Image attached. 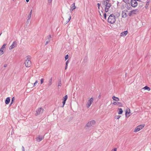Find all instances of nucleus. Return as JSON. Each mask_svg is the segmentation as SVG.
I'll return each mask as SVG.
<instances>
[{"instance_id": "31", "label": "nucleus", "mask_w": 151, "mask_h": 151, "mask_svg": "<svg viewBox=\"0 0 151 151\" xmlns=\"http://www.w3.org/2000/svg\"><path fill=\"white\" fill-rule=\"evenodd\" d=\"M68 58V55H66L65 56V60H66Z\"/></svg>"}, {"instance_id": "21", "label": "nucleus", "mask_w": 151, "mask_h": 151, "mask_svg": "<svg viewBox=\"0 0 151 151\" xmlns=\"http://www.w3.org/2000/svg\"><path fill=\"white\" fill-rule=\"evenodd\" d=\"M133 14H136L138 12V11L137 9H135L132 10Z\"/></svg>"}, {"instance_id": "30", "label": "nucleus", "mask_w": 151, "mask_h": 151, "mask_svg": "<svg viewBox=\"0 0 151 151\" xmlns=\"http://www.w3.org/2000/svg\"><path fill=\"white\" fill-rule=\"evenodd\" d=\"M15 100V98L14 97H13L12 99V100H11V103H13V102H14V101Z\"/></svg>"}, {"instance_id": "5", "label": "nucleus", "mask_w": 151, "mask_h": 151, "mask_svg": "<svg viewBox=\"0 0 151 151\" xmlns=\"http://www.w3.org/2000/svg\"><path fill=\"white\" fill-rule=\"evenodd\" d=\"M138 5V3L136 0H132L131 1V5L134 7H136Z\"/></svg>"}, {"instance_id": "37", "label": "nucleus", "mask_w": 151, "mask_h": 151, "mask_svg": "<svg viewBox=\"0 0 151 151\" xmlns=\"http://www.w3.org/2000/svg\"><path fill=\"white\" fill-rule=\"evenodd\" d=\"M100 4L99 3L97 4V5L98 6V8L99 9H100Z\"/></svg>"}, {"instance_id": "17", "label": "nucleus", "mask_w": 151, "mask_h": 151, "mask_svg": "<svg viewBox=\"0 0 151 151\" xmlns=\"http://www.w3.org/2000/svg\"><path fill=\"white\" fill-rule=\"evenodd\" d=\"M10 101V99L9 97L7 98L5 101V104H8L9 103Z\"/></svg>"}, {"instance_id": "14", "label": "nucleus", "mask_w": 151, "mask_h": 151, "mask_svg": "<svg viewBox=\"0 0 151 151\" xmlns=\"http://www.w3.org/2000/svg\"><path fill=\"white\" fill-rule=\"evenodd\" d=\"M113 104L114 105H117L118 106H120V107L122 106V104L120 102H113Z\"/></svg>"}, {"instance_id": "9", "label": "nucleus", "mask_w": 151, "mask_h": 151, "mask_svg": "<svg viewBox=\"0 0 151 151\" xmlns=\"http://www.w3.org/2000/svg\"><path fill=\"white\" fill-rule=\"evenodd\" d=\"M17 46V42L16 41H14L12 45L9 47V50H12L14 48Z\"/></svg>"}, {"instance_id": "42", "label": "nucleus", "mask_w": 151, "mask_h": 151, "mask_svg": "<svg viewBox=\"0 0 151 151\" xmlns=\"http://www.w3.org/2000/svg\"><path fill=\"white\" fill-rule=\"evenodd\" d=\"M117 149L116 148H115L114 149H112L111 151H116Z\"/></svg>"}, {"instance_id": "54", "label": "nucleus", "mask_w": 151, "mask_h": 151, "mask_svg": "<svg viewBox=\"0 0 151 151\" xmlns=\"http://www.w3.org/2000/svg\"><path fill=\"white\" fill-rule=\"evenodd\" d=\"M101 12L102 13H103V11H101Z\"/></svg>"}, {"instance_id": "18", "label": "nucleus", "mask_w": 151, "mask_h": 151, "mask_svg": "<svg viewBox=\"0 0 151 151\" xmlns=\"http://www.w3.org/2000/svg\"><path fill=\"white\" fill-rule=\"evenodd\" d=\"M127 32H128L127 31H125L124 32H122L120 34V36H125L127 34Z\"/></svg>"}, {"instance_id": "34", "label": "nucleus", "mask_w": 151, "mask_h": 151, "mask_svg": "<svg viewBox=\"0 0 151 151\" xmlns=\"http://www.w3.org/2000/svg\"><path fill=\"white\" fill-rule=\"evenodd\" d=\"M65 102H66V101H63V106H62V107H64V106L65 103Z\"/></svg>"}, {"instance_id": "7", "label": "nucleus", "mask_w": 151, "mask_h": 151, "mask_svg": "<svg viewBox=\"0 0 151 151\" xmlns=\"http://www.w3.org/2000/svg\"><path fill=\"white\" fill-rule=\"evenodd\" d=\"M93 101V98H91L88 101L87 104V108H89L91 106Z\"/></svg>"}, {"instance_id": "35", "label": "nucleus", "mask_w": 151, "mask_h": 151, "mask_svg": "<svg viewBox=\"0 0 151 151\" xmlns=\"http://www.w3.org/2000/svg\"><path fill=\"white\" fill-rule=\"evenodd\" d=\"M130 113V112H128L127 111L126 112L125 115L126 116H127V114H129Z\"/></svg>"}, {"instance_id": "10", "label": "nucleus", "mask_w": 151, "mask_h": 151, "mask_svg": "<svg viewBox=\"0 0 151 151\" xmlns=\"http://www.w3.org/2000/svg\"><path fill=\"white\" fill-rule=\"evenodd\" d=\"M127 10H124L122 12V17L123 18H126L127 16Z\"/></svg>"}, {"instance_id": "39", "label": "nucleus", "mask_w": 151, "mask_h": 151, "mask_svg": "<svg viewBox=\"0 0 151 151\" xmlns=\"http://www.w3.org/2000/svg\"><path fill=\"white\" fill-rule=\"evenodd\" d=\"M32 10H31V11H30V12L28 14L31 16V14H32Z\"/></svg>"}, {"instance_id": "45", "label": "nucleus", "mask_w": 151, "mask_h": 151, "mask_svg": "<svg viewBox=\"0 0 151 151\" xmlns=\"http://www.w3.org/2000/svg\"><path fill=\"white\" fill-rule=\"evenodd\" d=\"M68 60H67L66 62V66H68Z\"/></svg>"}, {"instance_id": "53", "label": "nucleus", "mask_w": 151, "mask_h": 151, "mask_svg": "<svg viewBox=\"0 0 151 151\" xmlns=\"http://www.w3.org/2000/svg\"><path fill=\"white\" fill-rule=\"evenodd\" d=\"M100 14L101 15V13H100Z\"/></svg>"}, {"instance_id": "36", "label": "nucleus", "mask_w": 151, "mask_h": 151, "mask_svg": "<svg viewBox=\"0 0 151 151\" xmlns=\"http://www.w3.org/2000/svg\"><path fill=\"white\" fill-rule=\"evenodd\" d=\"M104 19H106V13H104Z\"/></svg>"}, {"instance_id": "40", "label": "nucleus", "mask_w": 151, "mask_h": 151, "mask_svg": "<svg viewBox=\"0 0 151 151\" xmlns=\"http://www.w3.org/2000/svg\"><path fill=\"white\" fill-rule=\"evenodd\" d=\"M128 1L129 0H123V1L126 3H127Z\"/></svg>"}, {"instance_id": "6", "label": "nucleus", "mask_w": 151, "mask_h": 151, "mask_svg": "<svg viewBox=\"0 0 151 151\" xmlns=\"http://www.w3.org/2000/svg\"><path fill=\"white\" fill-rule=\"evenodd\" d=\"M144 126V125H141L137 127L134 130L135 132H137L141 129Z\"/></svg>"}, {"instance_id": "55", "label": "nucleus", "mask_w": 151, "mask_h": 151, "mask_svg": "<svg viewBox=\"0 0 151 151\" xmlns=\"http://www.w3.org/2000/svg\"><path fill=\"white\" fill-rule=\"evenodd\" d=\"M1 33L0 34V36L1 35Z\"/></svg>"}, {"instance_id": "23", "label": "nucleus", "mask_w": 151, "mask_h": 151, "mask_svg": "<svg viewBox=\"0 0 151 151\" xmlns=\"http://www.w3.org/2000/svg\"><path fill=\"white\" fill-rule=\"evenodd\" d=\"M52 78H51L50 79V80L49 81L48 83V86H50L52 83Z\"/></svg>"}, {"instance_id": "20", "label": "nucleus", "mask_w": 151, "mask_h": 151, "mask_svg": "<svg viewBox=\"0 0 151 151\" xmlns=\"http://www.w3.org/2000/svg\"><path fill=\"white\" fill-rule=\"evenodd\" d=\"M51 38V35H50L47 36V38L46 39V40H47V41H49V42H50V40Z\"/></svg>"}, {"instance_id": "11", "label": "nucleus", "mask_w": 151, "mask_h": 151, "mask_svg": "<svg viewBox=\"0 0 151 151\" xmlns=\"http://www.w3.org/2000/svg\"><path fill=\"white\" fill-rule=\"evenodd\" d=\"M44 138V136H38L36 138V141L38 142H40L42 141Z\"/></svg>"}, {"instance_id": "4", "label": "nucleus", "mask_w": 151, "mask_h": 151, "mask_svg": "<svg viewBox=\"0 0 151 151\" xmlns=\"http://www.w3.org/2000/svg\"><path fill=\"white\" fill-rule=\"evenodd\" d=\"M43 110V109L42 107L38 108L36 111V113L35 114V115L37 116L42 113Z\"/></svg>"}, {"instance_id": "48", "label": "nucleus", "mask_w": 151, "mask_h": 151, "mask_svg": "<svg viewBox=\"0 0 151 151\" xmlns=\"http://www.w3.org/2000/svg\"><path fill=\"white\" fill-rule=\"evenodd\" d=\"M127 9H128L129 10V9H130V8H131V7H127Z\"/></svg>"}, {"instance_id": "28", "label": "nucleus", "mask_w": 151, "mask_h": 151, "mask_svg": "<svg viewBox=\"0 0 151 151\" xmlns=\"http://www.w3.org/2000/svg\"><path fill=\"white\" fill-rule=\"evenodd\" d=\"M120 116H121L120 115H116L115 116V118L117 119H118L120 118Z\"/></svg>"}, {"instance_id": "24", "label": "nucleus", "mask_w": 151, "mask_h": 151, "mask_svg": "<svg viewBox=\"0 0 151 151\" xmlns=\"http://www.w3.org/2000/svg\"><path fill=\"white\" fill-rule=\"evenodd\" d=\"M123 112V111L122 109L121 108H120L119 109V111L118 112V114H121Z\"/></svg>"}, {"instance_id": "12", "label": "nucleus", "mask_w": 151, "mask_h": 151, "mask_svg": "<svg viewBox=\"0 0 151 151\" xmlns=\"http://www.w3.org/2000/svg\"><path fill=\"white\" fill-rule=\"evenodd\" d=\"M110 2H103V5L104 7L111 5Z\"/></svg>"}, {"instance_id": "2", "label": "nucleus", "mask_w": 151, "mask_h": 151, "mask_svg": "<svg viewBox=\"0 0 151 151\" xmlns=\"http://www.w3.org/2000/svg\"><path fill=\"white\" fill-rule=\"evenodd\" d=\"M26 58L27 60L24 62L25 65L27 67H30L31 65V62L30 60L31 59L30 56H27Z\"/></svg>"}, {"instance_id": "43", "label": "nucleus", "mask_w": 151, "mask_h": 151, "mask_svg": "<svg viewBox=\"0 0 151 151\" xmlns=\"http://www.w3.org/2000/svg\"><path fill=\"white\" fill-rule=\"evenodd\" d=\"M22 151H24L25 149L24 147L22 146Z\"/></svg>"}, {"instance_id": "52", "label": "nucleus", "mask_w": 151, "mask_h": 151, "mask_svg": "<svg viewBox=\"0 0 151 151\" xmlns=\"http://www.w3.org/2000/svg\"><path fill=\"white\" fill-rule=\"evenodd\" d=\"M136 1H140V0H136Z\"/></svg>"}, {"instance_id": "49", "label": "nucleus", "mask_w": 151, "mask_h": 151, "mask_svg": "<svg viewBox=\"0 0 151 151\" xmlns=\"http://www.w3.org/2000/svg\"><path fill=\"white\" fill-rule=\"evenodd\" d=\"M67 66L66 65V67H65V69L66 70V69H67Z\"/></svg>"}, {"instance_id": "46", "label": "nucleus", "mask_w": 151, "mask_h": 151, "mask_svg": "<svg viewBox=\"0 0 151 151\" xmlns=\"http://www.w3.org/2000/svg\"><path fill=\"white\" fill-rule=\"evenodd\" d=\"M7 66V65L6 64H5L4 65V67H6Z\"/></svg>"}, {"instance_id": "1", "label": "nucleus", "mask_w": 151, "mask_h": 151, "mask_svg": "<svg viewBox=\"0 0 151 151\" xmlns=\"http://www.w3.org/2000/svg\"><path fill=\"white\" fill-rule=\"evenodd\" d=\"M115 21V17L113 14H111L108 19V22L110 24L114 23Z\"/></svg>"}, {"instance_id": "26", "label": "nucleus", "mask_w": 151, "mask_h": 151, "mask_svg": "<svg viewBox=\"0 0 151 151\" xmlns=\"http://www.w3.org/2000/svg\"><path fill=\"white\" fill-rule=\"evenodd\" d=\"M68 98L67 95H66L63 98V101H66Z\"/></svg>"}, {"instance_id": "41", "label": "nucleus", "mask_w": 151, "mask_h": 151, "mask_svg": "<svg viewBox=\"0 0 151 151\" xmlns=\"http://www.w3.org/2000/svg\"><path fill=\"white\" fill-rule=\"evenodd\" d=\"M110 2V0H104L103 2Z\"/></svg>"}, {"instance_id": "15", "label": "nucleus", "mask_w": 151, "mask_h": 151, "mask_svg": "<svg viewBox=\"0 0 151 151\" xmlns=\"http://www.w3.org/2000/svg\"><path fill=\"white\" fill-rule=\"evenodd\" d=\"M76 8V6H75V3H74L72 4L71 6L70 10V11L72 12L74 9Z\"/></svg>"}, {"instance_id": "50", "label": "nucleus", "mask_w": 151, "mask_h": 151, "mask_svg": "<svg viewBox=\"0 0 151 151\" xmlns=\"http://www.w3.org/2000/svg\"><path fill=\"white\" fill-rule=\"evenodd\" d=\"M29 0H26V1L27 2H28L29 1Z\"/></svg>"}, {"instance_id": "32", "label": "nucleus", "mask_w": 151, "mask_h": 151, "mask_svg": "<svg viewBox=\"0 0 151 151\" xmlns=\"http://www.w3.org/2000/svg\"><path fill=\"white\" fill-rule=\"evenodd\" d=\"M43 82H44V79L43 78H42L40 80L41 84H42L43 83Z\"/></svg>"}, {"instance_id": "3", "label": "nucleus", "mask_w": 151, "mask_h": 151, "mask_svg": "<svg viewBox=\"0 0 151 151\" xmlns=\"http://www.w3.org/2000/svg\"><path fill=\"white\" fill-rule=\"evenodd\" d=\"M95 123L96 122L94 120H92L89 121L86 124V126L88 127H93Z\"/></svg>"}, {"instance_id": "47", "label": "nucleus", "mask_w": 151, "mask_h": 151, "mask_svg": "<svg viewBox=\"0 0 151 151\" xmlns=\"http://www.w3.org/2000/svg\"><path fill=\"white\" fill-rule=\"evenodd\" d=\"M48 1L49 3H51L52 1V0H48Z\"/></svg>"}, {"instance_id": "16", "label": "nucleus", "mask_w": 151, "mask_h": 151, "mask_svg": "<svg viewBox=\"0 0 151 151\" xmlns=\"http://www.w3.org/2000/svg\"><path fill=\"white\" fill-rule=\"evenodd\" d=\"M62 86V82L61 79H60L58 80V89L60 88V87L61 86Z\"/></svg>"}, {"instance_id": "44", "label": "nucleus", "mask_w": 151, "mask_h": 151, "mask_svg": "<svg viewBox=\"0 0 151 151\" xmlns=\"http://www.w3.org/2000/svg\"><path fill=\"white\" fill-rule=\"evenodd\" d=\"M49 42V41H47L46 42H45V45H47L48 43V42Z\"/></svg>"}, {"instance_id": "27", "label": "nucleus", "mask_w": 151, "mask_h": 151, "mask_svg": "<svg viewBox=\"0 0 151 151\" xmlns=\"http://www.w3.org/2000/svg\"><path fill=\"white\" fill-rule=\"evenodd\" d=\"M133 14L132 11H130L129 14V17H131V16Z\"/></svg>"}, {"instance_id": "38", "label": "nucleus", "mask_w": 151, "mask_h": 151, "mask_svg": "<svg viewBox=\"0 0 151 151\" xmlns=\"http://www.w3.org/2000/svg\"><path fill=\"white\" fill-rule=\"evenodd\" d=\"M31 16V15L28 14V17H27L28 19H30Z\"/></svg>"}, {"instance_id": "33", "label": "nucleus", "mask_w": 151, "mask_h": 151, "mask_svg": "<svg viewBox=\"0 0 151 151\" xmlns=\"http://www.w3.org/2000/svg\"><path fill=\"white\" fill-rule=\"evenodd\" d=\"M38 83V81L37 80H36L35 83H34L33 87H35L36 86V84H37Z\"/></svg>"}, {"instance_id": "13", "label": "nucleus", "mask_w": 151, "mask_h": 151, "mask_svg": "<svg viewBox=\"0 0 151 151\" xmlns=\"http://www.w3.org/2000/svg\"><path fill=\"white\" fill-rule=\"evenodd\" d=\"M111 6V4L110 5L105 6V8L104 10L106 12H108Z\"/></svg>"}, {"instance_id": "29", "label": "nucleus", "mask_w": 151, "mask_h": 151, "mask_svg": "<svg viewBox=\"0 0 151 151\" xmlns=\"http://www.w3.org/2000/svg\"><path fill=\"white\" fill-rule=\"evenodd\" d=\"M30 20V19H27V21L26 23V24L27 26L28 25V24H29V22Z\"/></svg>"}, {"instance_id": "51", "label": "nucleus", "mask_w": 151, "mask_h": 151, "mask_svg": "<svg viewBox=\"0 0 151 151\" xmlns=\"http://www.w3.org/2000/svg\"><path fill=\"white\" fill-rule=\"evenodd\" d=\"M12 103H11L10 104V106H11L12 104Z\"/></svg>"}, {"instance_id": "25", "label": "nucleus", "mask_w": 151, "mask_h": 151, "mask_svg": "<svg viewBox=\"0 0 151 151\" xmlns=\"http://www.w3.org/2000/svg\"><path fill=\"white\" fill-rule=\"evenodd\" d=\"M143 89H145V90H147L148 91H149L150 90V88L149 87H148L147 86H145L143 88Z\"/></svg>"}, {"instance_id": "22", "label": "nucleus", "mask_w": 151, "mask_h": 151, "mask_svg": "<svg viewBox=\"0 0 151 151\" xmlns=\"http://www.w3.org/2000/svg\"><path fill=\"white\" fill-rule=\"evenodd\" d=\"M68 14L69 16V18H68V19L66 21L65 24H67V23H68L71 18V16L69 14Z\"/></svg>"}, {"instance_id": "19", "label": "nucleus", "mask_w": 151, "mask_h": 151, "mask_svg": "<svg viewBox=\"0 0 151 151\" xmlns=\"http://www.w3.org/2000/svg\"><path fill=\"white\" fill-rule=\"evenodd\" d=\"M112 98L114 100L116 101H118L119 100V99L118 98L116 97L115 96H113L112 97Z\"/></svg>"}, {"instance_id": "8", "label": "nucleus", "mask_w": 151, "mask_h": 151, "mask_svg": "<svg viewBox=\"0 0 151 151\" xmlns=\"http://www.w3.org/2000/svg\"><path fill=\"white\" fill-rule=\"evenodd\" d=\"M6 45V44H4L1 48L0 49V56L4 53V50L5 48Z\"/></svg>"}]
</instances>
